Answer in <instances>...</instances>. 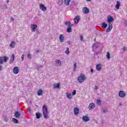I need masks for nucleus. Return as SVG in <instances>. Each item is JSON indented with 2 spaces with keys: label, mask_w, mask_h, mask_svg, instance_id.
Instances as JSON below:
<instances>
[{
  "label": "nucleus",
  "mask_w": 127,
  "mask_h": 127,
  "mask_svg": "<svg viewBox=\"0 0 127 127\" xmlns=\"http://www.w3.org/2000/svg\"><path fill=\"white\" fill-rule=\"evenodd\" d=\"M112 21H114V18L112 17V15H108L107 17V22L109 23V28L106 29L107 32H110L113 29V24L111 23Z\"/></svg>",
  "instance_id": "obj_1"
},
{
  "label": "nucleus",
  "mask_w": 127,
  "mask_h": 127,
  "mask_svg": "<svg viewBox=\"0 0 127 127\" xmlns=\"http://www.w3.org/2000/svg\"><path fill=\"white\" fill-rule=\"evenodd\" d=\"M42 111L44 119H49V116H48V110L47 109V106L46 105H44L43 106Z\"/></svg>",
  "instance_id": "obj_2"
},
{
  "label": "nucleus",
  "mask_w": 127,
  "mask_h": 127,
  "mask_svg": "<svg viewBox=\"0 0 127 127\" xmlns=\"http://www.w3.org/2000/svg\"><path fill=\"white\" fill-rule=\"evenodd\" d=\"M77 81L79 83H82L86 81V76L82 73H81L80 75L77 78Z\"/></svg>",
  "instance_id": "obj_3"
},
{
  "label": "nucleus",
  "mask_w": 127,
  "mask_h": 127,
  "mask_svg": "<svg viewBox=\"0 0 127 127\" xmlns=\"http://www.w3.org/2000/svg\"><path fill=\"white\" fill-rule=\"evenodd\" d=\"M8 60V58L6 56L4 57H0V64H3L4 62H7V60Z\"/></svg>",
  "instance_id": "obj_4"
},
{
  "label": "nucleus",
  "mask_w": 127,
  "mask_h": 127,
  "mask_svg": "<svg viewBox=\"0 0 127 127\" xmlns=\"http://www.w3.org/2000/svg\"><path fill=\"white\" fill-rule=\"evenodd\" d=\"M126 95V93L123 90H121L119 92V96L120 98H125Z\"/></svg>",
  "instance_id": "obj_5"
},
{
  "label": "nucleus",
  "mask_w": 127,
  "mask_h": 127,
  "mask_svg": "<svg viewBox=\"0 0 127 127\" xmlns=\"http://www.w3.org/2000/svg\"><path fill=\"white\" fill-rule=\"evenodd\" d=\"M13 72L14 74H18L19 72V68H18V67L15 66L13 69Z\"/></svg>",
  "instance_id": "obj_6"
},
{
  "label": "nucleus",
  "mask_w": 127,
  "mask_h": 127,
  "mask_svg": "<svg viewBox=\"0 0 127 127\" xmlns=\"http://www.w3.org/2000/svg\"><path fill=\"white\" fill-rule=\"evenodd\" d=\"M40 8L42 10V11H46V10L47 9V8H46L43 4H41L40 5Z\"/></svg>",
  "instance_id": "obj_7"
},
{
  "label": "nucleus",
  "mask_w": 127,
  "mask_h": 127,
  "mask_svg": "<svg viewBox=\"0 0 127 127\" xmlns=\"http://www.w3.org/2000/svg\"><path fill=\"white\" fill-rule=\"evenodd\" d=\"M82 11L83 13L87 14V13H89V8H88L87 7H84L82 9Z\"/></svg>",
  "instance_id": "obj_8"
},
{
  "label": "nucleus",
  "mask_w": 127,
  "mask_h": 127,
  "mask_svg": "<svg viewBox=\"0 0 127 127\" xmlns=\"http://www.w3.org/2000/svg\"><path fill=\"white\" fill-rule=\"evenodd\" d=\"M31 27L32 32H35V30H36V28H37V25L31 24Z\"/></svg>",
  "instance_id": "obj_9"
},
{
  "label": "nucleus",
  "mask_w": 127,
  "mask_h": 127,
  "mask_svg": "<svg viewBox=\"0 0 127 127\" xmlns=\"http://www.w3.org/2000/svg\"><path fill=\"white\" fill-rule=\"evenodd\" d=\"M82 120L83 121V122L87 123V122H89V121H90V119L89 118V117L87 116H84L82 117Z\"/></svg>",
  "instance_id": "obj_10"
},
{
  "label": "nucleus",
  "mask_w": 127,
  "mask_h": 127,
  "mask_svg": "<svg viewBox=\"0 0 127 127\" xmlns=\"http://www.w3.org/2000/svg\"><path fill=\"white\" fill-rule=\"evenodd\" d=\"M59 39L61 42H64L65 39V37H64L63 34H61L59 37Z\"/></svg>",
  "instance_id": "obj_11"
},
{
  "label": "nucleus",
  "mask_w": 127,
  "mask_h": 127,
  "mask_svg": "<svg viewBox=\"0 0 127 127\" xmlns=\"http://www.w3.org/2000/svg\"><path fill=\"white\" fill-rule=\"evenodd\" d=\"M74 23H78V21H80V16H76L74 18Z\"/></svg>",
  "instance_id": "obj_12"
},
{
  "label": "nucleus",
  "mask_w": 127,
  "mask_h": 127,
  "mask_svg": "<svg viewBox=\"0 0 127 127\" xmlns=\"http://www.w3.org/2000/svg\"><path fill=\"white\" fill-rule=\"evenodd\" d=\"M53 87L54 89H60V83H55Z\"/></svg>",
  "instance_id": "obj_13"
},
{
  "label": "nucleus",
  "mask_w": 127,
  "mask_h": 127,
  "mask_svg": "<svg viewBox=\"0 0 127 127\" xmlns=\"http://www.w3.org/2000/svg\"><path fill=\"white\" fill-rule=\"evenodd\" d=\"M37 95L38 96H42L43 95V90L41 89H39L37 91Z\"/></svg>",
  "instance_id": "obj_14"
},
{
  "label": "nucleus",
  "mask_w": 127,
  "mask_h": 127,
  "mask_svg": "<svg viewBox=\"0 0 127 127\" xmlns=\"http://www.w3.org/2000/svg\"><path fill=\"white\" fill-rule=\"evenodd\" d=\"M95 108V104L94 103H90L89 105V110H93Z\"/></svg>",
  "instance_id": "obj_15"
},
{
  "label": "nucleus",
  "mask_w": 127,
  "mask_h": 127,
  "mask_svg": "<svg viewBox=\"0 0 127 127\" xmlns=\"http://www.w3.org/2000/svg\"><path fill=\"white\" fill-rule=\"evenodd\" d=\"M120 6H121V2L119 1H117V4L115 6L116 9H120Z\"/></svg>",
  "instance_id": "obj_16"
},
{
  "label": "nucleus",
  "mask_w": 127,
  "mask_h": 127,
  "mask_svg": "<svg viewBox=\"0 0 127 127\" xmlns=\"http://www.w3.org/2000/svg\"><path fill=\"white\" fill-rule=\"evenodd\" d=\"M10 47L11 48H14V47H15V42H11L10 43Z\"/></svg>",
  "instance_id": "obj_17"
},
{
  "label": "nucleus",
  "mask_w": 127,
  "mask_h": 127,
  "mask_svg": "<svg viewBox=\"0 0 127 127\" xmlns=\"http://www.w3.org/2000/svg\"><path fill=\"white\" fill-rule=\"evenodd\" d=\"M20 113H19L18 111L15 112V117L17 118V119H18L20 117Z\"/></svg>",
  "instance_id": "obj_18"
},
{
  "label": "nucleus",
  "mask_w": 127,
  "mask_h": 127,
  "mask_svg": "<svg viewBox=\"0 0 127 127\" xmlns=\"http://www.w3.org/2000/svg\"><path fill=\"white\" fill-rule=\"evenodd\" d=\"M74 113L75 115H78L79 114V108L77 107L74 108Z\"/></svg>",
  "instance_id": "obj_19"
},
{
  "label": "nucleus",
  "mask_w": 127,
  "mask_h": 127,
  "mask_svg": "<svg viewBox=\"0 0 127 127\" xmlns=\"http://www.w3.org/2000/svg\"><path fill=\"white\" fill-rule=\"evenodd\" d=\"M70 1H71V0H64V4H65L66 6H68V5L70 4Z\"/></svg>",
  "instance_id": "obj_20"
},
{
  "label": "nucleus",
  "mask_w": 127,
  "mask_h": 127,
  "mask_svg": "<svg viewBox=\"0 0 127 127\" xmlns=\"http://www.w3.org/2000/svg\"><path fill=\"white\" fill-rule=\"evenodd\" d=\"M67 32H68V33H70V32H72V26H69L67 27Z\"/></svg>",
  "instance_id": "obj_21"
},
{
  "label": "nucleus",
  "mask_w": 127,
  "mask_h": 127,
  "mask_svg": "<svg viewBox=\"0 0 127 127\" xmlns=\"http://www.w3.org/2000/svg\"><path fill=\"white\" fill-rule=\"evenodd\" d=\"M102 64H97L96 65V70H97V71H100V70H101V69H102Z\"/></svg>",
  "instance_id": "obj_22"
},
{
  "label": "nucleus",
  "mask_w": 127,
  "mask_h": 127,
  "mask_svg": "<svg viewBox=\"0 0 127 127\" xmlns=\"http://www.w3.org/2000/svg\"><path fill=\"white\" fill-rule=\"evenodd\" d=\"M107 26H108V24L105 22H103L101 24V27L102 28H107Z\"/></svg>",
  "instance_id": "obj_23"
},
{
  "label": "nucleus",
  "mask_w": 127,
  "mask_h": 127,
  "mask_svg": "<svg viewBox=\"0 0 127 127\" xmlns=\"http://www.w3.org/2000/svg\"><path fill=\"white\" fill-rule=\"evenodd\" d=\"M14 57H15L14 54H13L12 55V57L10 60V62H9L10 64H11V63H12V62H13V61H14Z\"/></svg>",
  "instance_id": "obj_24"
},
{
  "label": "nucleus",
  "mask_w": 127,
  "mask_h": 127,
  "mask_svg": "<svg viewBox=\"0 0 127 127\" xmlns=\"http://www.w3.org/2000/svg\"><path fill=\"white\" fill-rule=\"evenodd\" d=\"M66 97L69 99H72V94H71V93H66Z\"/></svg>",
  "instance_id": "obj_25"
},
{
  "label": "nucleus",
  "mask_w": 127,
  "mask_h": 127,
  "mask_svg": "<svg viewBox=\"0 0 127 127\" xmlns=\"http://www.w3.org/2000/svg\"><path fill=\"white\" fill-rule=\"evenodd\" d=\"M56 63H57V64H58V66H61V61L59 60H57L56 61Z\"/></svg>",
  "instance_id": "obj_26"
},
{
  "label": "nucleus",
  "mask_w": 127,
  "mask_h": 127,
  "mask_svg": "<svg viewBox=\"0 0 127 127\" xmlns=\"http://www.w3.org/2000/svg\"><path fill=\"white\" fill-rule=\"evenodd\" d=\"M64 24L68 26H71V22H70V21L65 22Z\"/></svg>",
  "instance_id": "obj_27"
},
{
  "label": "nucleus",
  "mask_w": 127,
  "mask_h": 127,
  "mask_svg": "<svg viewBox=\"0 0 127 127\" xmlns=\"http://www.w3.org/2000/svg\"><path fill=\"white\" fill-rule=\"evenodd\" d=\"M106 57L107 59H110V58H111V55H110V52H108L107 53Z\"/></svg>",
  "instance_id": "obj_28"
},
{
  "label": "nucleus",
  "mask_w": 127,
  "mask_h": 127,
  "mask_svg": "<svg viewBox=\"0 0 127 127\" xmlns=\"http://www.w3.org/2000/svg\"><path fill=\"white\" fill-rule=\"evenodd\" d=\"M13 122L14 124H18V120L15 118L13 119Z\"/></svg>",
  "instance_id": "obj_29"
},
{
  "label": "nucleus",
  "mask_w": 127,
  "mask_h": 127,
  "mask_svg": "<svg viewBox=\"0 0 127 127\" xmlns=\"http://www.w3.org/2000/svg\"><path fill=\"white\" fill-rule=\"evenodd\" d=\"M69 53H70V52L69 51V48H67L66 50L65 51V54L69 55Z\"/></svg>",
  "instance_id": "obj_30"
},
{
  "label": "nucleus",
  "mask_w": 127,
  "mask_h": 127,
  "mask_svg": "<svg viewBox=\"0 0 127 127\" xmlns=\"http://www.w3.org/2000/svg\"><path fill=\"white\" fill-rule=\"evenodd\" d=\"M63 3V0H60L58 2V4H59V5H62Z\"/></svg>",
  "instance_id": "obj_31"
},
{
  "label": "nucleus",
  "mask_w": 127,
  "mask_h": 127,
  "mask_svg": "<svg viewBox=\"0 0 127 127\" xmlns=\"http://www.w3.org/2000/svg\"><path fill=\"white\" fill-rule=\"evenodd\" d=\"M97 104L98 105H99V106H101V100H100V99H97Z\"/></svg>",
  "instance_id": "obj_32"
},
{
  "label": "nucleus",
  "mask_w": 127,
  "mask_h": 127,
  "mask_svg": "<svg viewBox=\"0 0 127 127\" xmlns=\"http://www.w3.org/2000/svg\"><path fill=\"white\" fill-rule=\"evenodd\" d=\"M36 116L37 119H40V116H41L40 113H36Z\"/></svg>",
  "instance_id": "obj_33"
},
{
  "label": "nucleus",
  "mask_w": 127,
  "mask_h": 127,
  "mask_svg": "<svg viewBox=\"0 0 127 127\" xmlns=\"http://www.w3.org/2000/svg\"><path fill=\"white\" fill-rule=\"evenodd\" d=\"M76 68H77V65H76V63H74L73 65V71H76Z\"/></svg>",
  "instance_id": "obj_34"
},
{
  "label": "nucleus",
  "mask_w": 127,
  "mask_h": 127,
  "mask_svg": "<svg viewBox=\"0 0 127 127\" xmlns=\"http://www.w3.org/2000/svg\"><path fill=\"white\" fill-rule=\"evenodd\" d=\"M4 121H5V122H7V121H8V118H7V117H5L4 118Z\"/></svg>",
  "instance_id": "obj_35"
},
{
  "label": "nucleus",
  "mask_w": 127,
  "mask_h": 127,
  "mask_svg": "<svg viewBox=\"0 0 127 127\" xmlns=\"http://www.w3.org/2000/svg\"><path fill=\"white\" fill-rule=\"evenodd\" d=\"M76 90H73L72 93V95L74 96V95H76Z\"/></svg>",
  "instance_id": "obj_36"
},
{
  "label": "nucleus",
  "mask_w": 127,
  "mask_h": 127,
  "mask_svg": "<svg viewBox=\"0 0 127 127\" xmlns=\"http://www.w3.org/2000/svg\"><path fill=\"white\" fill-rule=\"evenodd\" d=\"M27 57H28V59H31V58H32L31 55H30V54H28L27 55Z\"/></svg>",
  "instance_id": "obj_37"
},
{
  "label": "nucleus",
  "mask_w": 127,
  "mask_h": 127,
  "mask_svg": "<svg viewBox=\"0 0 127 127\" xmlns=\"http://www.w3.org/2000/svg\"><path fill=\"white\" fill-rule=\"evenodd\" d=\"M21 59H22V61H23V60L24 59V55H22L21 56Z\"/></svg>",
  "instance_id": "obj_38"
},
{
  "label": "nucleus",
  "mask_w": 127,
  "mask_h": 127,
  "mask_svg": "<svg viewBox=\"0 0 127 127\" xmlns=\"http://www.w3.org/2000/svg\"><path fill=\"white\" fill-rule=\"evenodd\" d=\"M80 37L81 41H83V36L82 35H80Z\"/></svg>",
  "instance_id": "obj_39"
},
{
  "label": "nucleus",
  "mask_w": 127,
  "mask_h": 127,
  "mask_svg": "<svg viewBox=\"0 0 127 127\" xmlns=\"http://www.w3.org/2000/svg\"><path fill=\"white\" fill-rule=\"evenodd\" d=\"M0 71H2V66L0 65Z\"/></svg>",
  "instance_id": "obj_40"
},
{
  "label": "nucleus",
  "mask_w": 127,
  "mask_h": 127,
  "mask_svg": "<svg viewBox=\"0 0 127 127\" xmlns=\"http://www.w3.org/2000/svg\"><path fill=\"white\" fill-rule=\"evenodd\" d=\"M107 112H108V110L107 109L103 110V113H107Z\"/></svg>",
  "instance_id": "obj_41"
},
{
  "label": "nucleus",
  "mask_w": 127,
  "mask_h": 127,
  "mask_svg": "<svg viewBox=\"0 0 127 127\" xmlns=\"http://www.w3.org/2000/svg\"><path fill=\"white\" fill-rule=\"evenodd\" d=\"M94 89H95V90L98 89V86L95 85V86L94 87Z\"/></svg>",
  "instance_id": "obj_42"
},
{
  "label": "nucleus",
  "mask_w": 127,
  "mask_h": 127,
  "mask_svg": "<svg viewBox=\"0 0 127 127\" xmlns=\"http://www.w3.org/2000/svg\"><path fill=\"white\" fill-rule=\"evenodd\" d=\"M11 20L12 21H13L14 20V19L13 18L11 17Z\"/></svg>",
  "instance_id": "obj_43"
},
{
  "label": "nucleus",
  "mask_w": 127,
  "mask_h": 127,
  "mask_svg": "<svg viewBox=\"0 0 127 127\" xmlns=\"http://www.w3.org/2000/svg\"><path fill=\"white\" fill-rule=\"evenodd\" d=\"M93 69H91V73H93Z\"/></svg>",
  "instance_id": "obj_44"
},
{
  "label": "nucleus",
  "mask_w": 127,
  "mask_h": 127,
  "mask_svg": "<svg viewBox=\"0 0 127 127\" xmlns=\"http://www.w3.org/2000/svg\"><path fill=\"white\" fill-rule=\"evenodd\" d=\"M6 2H7V3H8V2H9V0H7Z\"/></svg>",
  "instance_id": "obj_45"
},
{
  "label": "nucleus",
  "mask_w": 127,
  "mask_h": 127,
  "mask_svg": "<svg viewBox=\"0 0 127 127\" xmlns=\"http://www.w3.org/2000/svg\"><path fill=\"white\" fill-rule=\"evenodd\" d=\"M67 43H68V44H70V41H68Z\"/></svg>",
  "instance_id": "obj_46"
},
{
  "label": "nucleus",
  "mask_w": 127,
  "mask_h": 127,
  "mask_svg": "<svg viewBox=\"0 0 127 127\" xmlns=\"http://www.w3.org/2000/svg\"><path fill=\"white\" fill-rule=\"evenodd\" d=\"M86 1H91V0H86Z\"/></svg>",
  "instance_id": "obj_47"
},
{
  "label": "nucleus",
  "mask_w": 127,
  "mask_h": 127,
  "mask_svg": "<svg viewBox=\"0 0 127 127\" xmlns=\"http://www.w3.org/2000/svg\"><path fill=\"white\" fill-rule=\"evenodd\" d=\"M38 52H39V51H37V53H38Z\"/></svg>",
  "instance_id": "obj_48"
},
{
  "label": "nucleus",
  "mask_w": 127,
  "mask_h": 127,
  "mask_svg": "<svg viewBox=\"0 0 127 127\" xmlns=\"http://www.w3.org/2000/svg\"><path fill=\"white\" fill-rule=\"evenodd\" d=\"M124 51H126V48L124 49Z\"/></svg>",
  "instance_id": "obj_49"
}]
</instances>
